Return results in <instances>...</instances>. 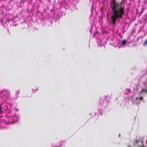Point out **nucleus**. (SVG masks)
Masks as SVG:
<instances>
[{"label":"nucleus","mask_w":147,"mask_h":147,"mask_svg":"<svg viewBox=\"0 0 147 147\" xmlns=\"http://www.w3.org/2000/svg\"><path fill=\"white\" fill-rule=\"evenodd\" d=\"M125 0H122L120 3L117 2L115 0H112L111 3L112 9L111 20L113 24L116 22L119 21L122 18L124 14L125 5L123 3Z\"/></svg>","instance_id":"nucleus-1"},{"label":"nucleus","mask_w":147,"mask_h":147,"mask_svg":"<svg viewBox=\"0 0 147 147\" xmlns=\"http://www.w3.org/2000/svg\"><path fill=\"white\" fill-rule=\"evenodd\" d=\"M104 41H105L103 40L100 39V38L97 39V42L98 44V46L100 47H104Z\"/></svg>","instance_id":"nucleus-2"},{"label":"nucleus","mask_w":147,"mask_h":147,"mask_svg":"<svg viewBox=\"0 0 147 147\" xmlns=\"http://www.w3.org/2000/svg\"><path fill=\"white\" fill-rule=\"evenodd\" d=\"M143 98L142 97H141L139 98H136L134 102V103L136 105H138L140 104V100H142Z\"/></svg>","instance_id":"nucleus-3"},{"label":"nucleus","mask_w":147,"mask_h":147,"mask_svg":"<svg viewBox=\"0 0 147 147\" xmlns=\"http://www.w3.org/2000/svg\"><path fill=\"white\" fill-rule=\"evenodd\" d=\"M20 93V90H17L16 92L15 95L13 97V98L14 99H17L19 96V94Z\"/></svg>","instance_id":"nucleus-4"},{"label":"nucleus","mask_w":147,"mask_h":147,"mask_svg":"<svg viewBox=\"0 0 147 147\" xmlns=\"http://www.w3.org/2000/svg\"><path fill=\"white\" fill-rule=\"evenodd\" d=\"M19 117L18 116L16 115H15L13 117L12 120L13 122H15L19 119Z\"/></svg>","instance_id":"nucleus-5"},{"label":"nucleus","mask_w":147,"mask_h":147,"mask_svg":"<svg viewBox=\"0 0 147 147\" xmlns=\"http://www.w3.org/2000/svg\"><path fill=\"white\" fill-rule=\"evenodd\" d=\"M35 89L32 88V92L33 93H35L38 90V87L37 86H35Z\"/></svg>","instance_id":"nucleus-6"},{"label":"nucleus","mask_w":147,"mask_h":147,"mask_svg":"<svg viewBox=\"0 0 147 147\" xmlns=\"http://www.w3.org/2000/svg\"><path fill=\"white\" fill-rule=\"evenodd\" d=\"M120 42L121 45L124 46L125 45L127 42L125 40H124L121 41Z\"/></svg>","instance_id":"nucleus-7"},{"label":"nucleus","mask_w":147,"mask_h":147,"mask_svg":"<svg viewBox=\"0 0 147 147\" xmlns=\"http://www.w3.org/2000/svg\"><path fill=\"white\" fill-rule=\"evenodd\" d=\"M140 93L142 94L144 93H147V89H143L140 92Z\"/></svg>","instance_id":"nucleus-8"},{"label":"nucleus","mask_w":147,"mask_h":147,"mask_svg":"<svg viewBox=\"0 0 147 147\" xmlns=\"http://www.w3.org/2000/svg\"><path fill=\"white\" fill-rule=\"evenodd\" d=\"M139 142H140V143H142V141H138V140H136L135 141V142L134 141V144H136L137 143Z\"/></svg>","instance_id":"nucleus-9"},{"label":"nucleus","mask_w":147,"mask_h":147,"mask_svg":"<svg viewBox=\"0 0 147 147\" xmlns=\"http://www.w3.org/2000/svg\"><path fill=\"white\" fill-rule=\"evenodd\" d=\"M144 86L146 88H147V80H146L144 83Z\"/></svg>","instance_id":"nucleus-10"},{"label":"nucleus","mask_w":147,"mask_h":147,"mask_svg":"<svg viewBox=\"0 0 147 147\" xmlns=\"http://www.w3.org/2000/svg\"><path fill=\"white\" fill-rule=\"evenodd\" d=\"M105 102H106L105 103V105H104L103 104H102V105H104V106H106L107 105V101L106 100L105 101Z\"/></svg>","instance_id":"nucleus-11"},{"label":"nucleus","mask_w":147,"mask_h":147,"mask_svg":"<svg viewBox=\"0 0 147 147\" xmlns=\"http://www.w3.org/2000/svg\"><path fill=\"white\" fill-rule=\"evenodd\" d=\"M147 44V40L145 42H144V45H146Z\"/></svg>","instance_id":"nucleus-12"},{"label":"nucleus","mask_w":147,"mask_h":147,"mask_svg":"<svg viewBox=\"0 0 147 147\" xmlns=\"http://www.w3.org/2000/svg\"><path fill=\"white\" fill-rule=\"evenodd\" d=\"M138 147H145L143 145H142L141 146H139Z\"/></svg>","instance_id":"nucleus-13"},{"label":"nucleus","mask_w":147,"mask_h":147,"mask_svg":"<svg viewBox=\"0 0 147 147\" xmlns=\"http://www.w3.org/2000/svg\"><path fill=\"white\" fill-rule=\"evenodd\" d=\"M1 106H0V113H1Z\"/></svg>","instance_id":"nucleus-14"},{"label":"nucleus","mask_w":147,"mask_h":147,"mask_svg":"<svg viewBox=\"0 0 147 147\" xmlns=\"http://www.w3.org/2000/svg\"><path fill=\"white\" fill-rule=\"evenodd\" d=\"M127 147H131L130 146H128Z\"/></svg>","instance_id":"nucleus-15"},{"label":"nucleus","mask_w":147,"mask_h":147,"mask_svg":"<svg viewBox=\"0 0 147 147\" xmlns=\"http://www.w3.org/2000/svg\"><path fill=\"white\" fill-rule=\"evenodd\" d=\"M16 111H18V109H16Z\"/></svg>","instance_id":"nucleus-16"},{"label":"nucleus","mask_w":147,"mask_h":147,"mask_svg":"<svg viewBox=\"0 0 147 147\" xmlns=\"http://www.w3.org/2000/svg\"><path fill=\"white\" fill-rule=\"evenodd\" d=\"M91 115V113H90V114H89V115Z\"/></svg>","instance_id":"nucleus-17"},{"label":"nucleus","mask_w":147,"mask_h":147,"mask_svg":"<svg viewBox=\"0 0 147 147\" xmlns=\"http://www.w3.org/2000/svg\"><path fill=\"white\" fill-rule=\"evenodd\" d=\"M120 47H121L119 46V48H120Z\"/></svg>","instance_id":"nucleus-18"},{"label":"nucleus","mask_w":147,"mask_h":147,"mask_svg":"<svg viewBox=\"0 0 147 147\" xmlns=\"http://www.w3.org/2000/svg\"><path fill=\"white\" fill-rule=\"evenodd\" d=\"M119 136H120V134H119Z\"/></svg>","instance_id":"nucleus-19"}]
</instances>
